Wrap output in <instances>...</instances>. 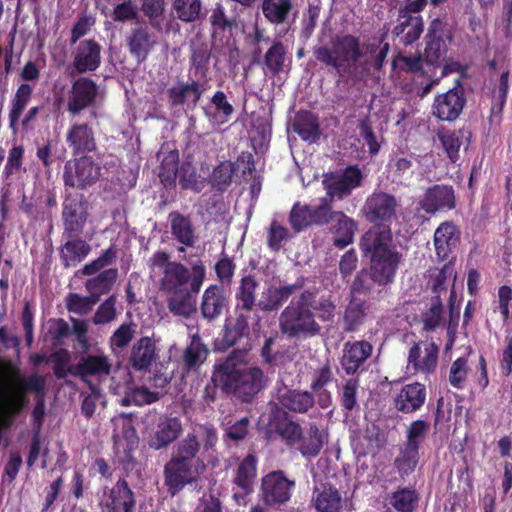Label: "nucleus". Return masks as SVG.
Returning a JSON list of instances; mask_svg holds the SVG:
<instances>
[{"label":"nucleus","instance_id":"obj_32","mask_svg":"<svg viewBox=\"0 0 512 512\" xmlns=\"http://www.w3.org/2000/svg\"><path fill=\"white\" fill-rule=\"evenodd\" d=\"M313 502L318 512H341L343 507L340 492L330 483H322L315 487Z\"/></svg>","mask_w":512,"mask_h":512},{"label":"nucleus","instance_id":"obj_20","mask_svg":"<svg viewBox=\"0 0 512 512\" xmlns=\"http://www.w3.org/2000/svg\"><path fill=\"white\" fill-rule=\"evenodd\" d=\"M208 22L210 24V38L213 45L228 41L238 28L235 16H229L222 3L217 2L209 10Z\"/></svg>","mask_w":512,"mask_h":512},{"label":"nucleus","instance_id":"obj_46","mask_svg":"<svg viewBox=\"0 0 512 512\" xmlns=\"http://www.w3.org/2000/svg\"><path fill=\"white\" fill-rule=\"evenodd\" d=\"M400 22L394 27L395 36L402 35V43L405 46L412 45L423 33L424 23L422 16L399 17Z\"/></svg>","mask_w":512,"mask_h":512},{"label":"nucleus","instance_id":"obj_61","mask_svg":"<svg viewBox=\"0 0 512 512\" xmlns=\"http://www.w3.org/2000/svg\"><path fill=\"white\" fill-rule=\"evenodd\" d=\"M430 429L427 421L417 419L412 421L406 430V441L404 445L420 449L421 443L425 440Z\"/></svg>","mask_w":512,"mask_h":512},{"label":"nucleus","instance_id":"obj_21","mask_svg":"<svg viewBox=\"0 0 512 512\" xmlns=\"http://www.w3.org/2000/svg\"><path fill=\"white\" fill-rule=\"evenodd\" d=\"M425 39L426 47L422 54L424 61L427 65L437 67L447 53V45L444 40V24L440 19L436 18L431 21Z\"/></svg>","mask_w":512,"mask_h":512},{"label":"nucleus","instance_id":"obj_9","mask_svg":"<svg viewBox=\"0 0 512 512\" xmlns=\"http://www.w3.org/2000/svg\"><path fill=\"white\" fill-rule=\"evenodd\" d=\"M209 88V79L202 81L192 78L187 81L179 80L176 85L166 91L168 104L171 108L185 105L195 108Z\"/></svg>","mask_w":512,"mask_h":512},{"label":"nucleus","instance_id":"obj_56","mask_svg":"<svg viewBox=\"0 0 512 512\" xmlns=\"http://www.w3.org/2000/svg\"><path fill=\"white\" fill-rule=\"evenodd\" d=\"M419 495L416 490L400 488L390 498L392 507L398 512H413L417 507Z\"/></svg>","mask_w":512,"mask_h":512},{"label":"nucleus","instance_id":"obj_59","mask_svg":"<svg viewBox=\"0 0 512 512\" xmlns=\"http://www.w3.org/2000/svg\"><path fill=\"white\" fill-rule=\"evenodd\" d=\"M359 388V380L355 378H349L345 381L344 385L339 392V401L342 410L346 413L352 412L358 408L357 393Z\"/></svg>","mask_w":512,"mask_h":512},{"label":"nucleus","instance_id":"obj_28","mask_svg":"<svg viewBox=\"0 0 512 512\" xmlns=\"http://www.w3.org/2000/svg\"><path fill=\"white\" fill-rule=\"evenodd\" d=\"M460 242L459 228L451 221L441 223L434 233V246L437 258L441 261L449 260L453 250Z\"/></svg>","mask_w":512,"mask_h":512},{"label":"nucleus","instance_id":"obj_62","mask_svg":"<svg viewBox=\"0 0 512 512\" xmlns=\"http://www.w3.org/2000/svg\"><path fill=\"white\" fill-rule=\"evenodd\" d=\"M468 358L463 356L457 358L450 366L448 381L453 388L461 390L465 386L468 376Z\"/></svg>","mask_w":512,"mask_h":512},{"label":"nucleus","instance_id":"obj_51","mask_svg":"<svg viewBox=\"0 0 512 512\" xmlns=\"http://www.w3.org/2000/svg\"><path fill=\"white\" fill-rule=\"evenodd\" d=\"M287 48L280 41H274L266 51L263 59V69L272 76L279 75L284 70Z\"/></svg>","mask_w":512,"mask_h":512},{"label":"nucleus","instance_id":"obj_38","mask_svg":"<svg viewBox=\"0 0 512 512\" xmlns=\"http://www.w3.org/2000/svg\"><path fill=\"white\" fill-rule=\"evenodd\" d=\"M368 305L365 300L352 296L346 306L342 319V328L346 333L357 332L364 324Z\"/></svg>","mask_w":512,"mask_h":512},{"label":"nucleus","instance_id":"obj_36","mask_svg":"<svg viewBox=\"0 0 512 512\" xmlns=\"http://www.w3.org/2000/svg\"><path fill=\"white\" fill-rule=\"evenodd\" d=\"M199 451L200 442L198 441L197 436L194 434H188L177 444L176 452L172 455L171 459L180 463L188 464L189 466L202 471L205 469V465L198 457Z\"/></svg>","mask_w":512,"mask_h":512},{"label":"nucleus","instance_id":"obj_49","mask_svg":"<svg viewBox=\"0 0 512 512\" xmlns=\"http://www.w3.org/2000/svg\"><path fill=\"white\" fill-rule=\"evenodd\" d=\"M297 444L303 457L314 458L320 454L324 446V437L319 427L315 423H310L307 435L302 434V439Z\"/></svg>","mask_w":512,"mask_h":512},{"label":"nucleus","instance_id":"obj_18","mask_svg":"<svg viewBox=\"0 0 512 512\" xmlns=\"http://www.w3.org/2000/svg\"><path fill=\"white\" fill-rule=\"evenodd\" d=\"M278 405L286 412L309 414L315 410L316 399L312 391L283 387L276 395Z\"/></svg>","mask_w":512,"mask_h":512},{"label":"nucleus","instance_id":"obj_40","mask_svg":"<svg viewBox=\"0 0 512 512\" xmlns=\"http://www.w3.org/2000/svg\"><path fill=\"white\" fill-rule=\"evenodd\" d=\"M33 95V86L28 83H21L12 95L9 104L8 121L9 128L15 130L21 116L28 106Z\"/></svg>","mask_w":512,"mask_h":512},{"label":"nucleus","instance_id":"obj_55","mask_svg":"<svg viewBox=\"0 0 512 512\" xmlns=\"http://www.w3.org/2000/svg\"><path fill=\"white\" fill-rule=\"evenodd\" d=\"M211 58V50L206 44H201L192 49L189 63L190 70L193 71L195 77L207 79L209 73V62Z\"/></svg>","mask_w":512,"mask_h":512},{"label":"nucleus","instance_id":"obj_42","mask_svg":"<svg viewBox=\"0 0 512 512\" xmlns=\"http://www.w3.org/2000/svg\"><path fill=\"white\" fill-rule=\"evenodd\" d=\"M210 104L213 110L209 106L203 108L205 116L210 121L224 124L234 114V107L229 103L225 92L222 90L215 91L210 98Z\"/></svg>","mask_w":512,"mask_h":512},{"label":"nucleus","instance_id":"obj_31","mask_svg":"<svg viewBox=\"0 0 512 512\" xmlns=\"http://www.w3.org/2000/svg\"><path fill=\"white\" fill-rule=\"evenodd\" d=\"M157 358L156 345L152 338L143 336L132 346L129 364L135 371H145Z\"/></svg>","mask_w":512,"mask_h":512},{"label":"nucleus","instance_id":"obj_1","mask_svg":"<svg viewBox=\"0 0 512 512\" xmlns=\"http://www.w3.org/2000/svg\"><path fill=\"white\" fill-rule=\"evenodd\" d=\"M266 377L261 368L249 366L244 354L233 350L224 361L214 365L210 383L203 392L206 404L214 403L218 398V389L242 403H250L265 387Z\"/></svg>","mask_w":512,"mask_h":512},{"label":"nucleus","instance_id":"obj_58","mask_svg":"<svg viewBox=\"0 0 512 512\" xmlns=\"http://www.w3.org/2000/svg\"><path fill=\"white\" fill-rule=\"evenodd\" d=\"M334 197L326 194L325 197L319 200L316 206L311 205V215L313 225L323 226L331 222L336 216L338 211H333L332 202Z\"/></svg>","mask_w":512,"mask_h":512},{"label":"nucleus","instance_id":"obj_11","mask_svg":"<svg viewBox=\"0 0 512 512\" xmlns=\"http://www.w3.org/2000/svg\"><path fill=\"white\" fill-rule=\"evenodd\" d=\"M136 501L125 478H120L112 488H105L99 501L101 512H133Z\"/></svg>","mask_w":512,"mask_h":512},{"label":"nucleus","instance_id":"obj_30","mask_svg":"<svg viewBox=\"0 0 512 512\" xmlns=\"http://www.w3.org/2000/svg\"><path fill=\"white\" fill-rule=\"evenodd\" d=\"M363 173L357 165L347 166L342 174L327 185L329 195L342 199L351 194V192L361 186Z\"/></svg>","mask_w":512,"mask_h":512},{"label":"nucleus","instance_id":"obj_33","mask_svg":"<svg viewBox=\"0 0 512 512\" xmlns=\"http://www.w3.org/2000/svg\"><path fill=\"white\" fill-rule=\"evenodd\" d=\"M154 45L155 40L153 36L143 27L133 29L127 37L129 53L139 64L147 60Z\"/></svg>","mask_w":512,"mask_h":512},{"label":"nucleus","instance_id":"obj_4","mask_svg":"<svg viewBox=\"0 0 512 512\" xmlns=\"http://www.w3.org/2000/svg\"><path fill=\"white\" fill-rule=\"evenodd\" d=\"M315 59L340 79L352 78L363 57L360 39L351 34L334 37L330 44L314 47Z\"/></svg>","mask_w":512,"mask_h":512},{"label":"nucleus","instance_id":"obj_17","mask_svg":"<svg viewBox=\"0 0 512 512\" xmlns=\"http://www.w3.org/2000/svg\"><path fill=\"white\" fill-rule=\"evenodd\" d=\"M65 140L74 157L87 156L97 150L95 132L92 126L85 122L71 124Z\"/></svg>","mask_w":512,"mask_h":512},{"label":"nucleus","instance_id":"obj_6","mask_svg":"<svg viewBox=\"0 0 512 512\" xmlns=\"http://www.w3.org/2000/svg\"><path fill=\"white\" fill-rule=\"evenodd\" d=\"M398 206L394 195L375 191L367 197L362 212L365 219L375 227L388 228L397 219Z\"/></svg>","mask_w":512,"mask_h":512},{"label":"nucleus","instance_id":"obj_13","mask_svg":"<svg viewBox=\"0 0 512 512\" xmlns=\"http://www.w3.org/2000/svg\"><path fill=\"white\" fill-rule=\"evenodd\" d=\"M456 195L452 185L434 184L428 187L418 201L420 209L429 215L450 211L456 207Z\"/></svg>","mask_w":512,"mask_h":512},{"label":"nucleus","instance_id":"obj_8","mask_svg":"<svg viewBox=\"0 0 512 512\" xmlns=\"http://www.w3.org/2000/svg\"><path fill=\"white\" fill-rule=\"evenodd\" d=\"M466 103L465 88L457 79L454 87L435 96L432 114L440 121L454 122L462 114Z\"/></svg>","mask_w":512,"mask_h":512},{"label":"nucleus","instance_id":"obj_22","mask_svg":"<svg viewBox=\"0 0 512 512\" xmlns=\"http://www.w3.org/2000/svg\"><path fill=\"white\" fill-rule=\"evenodd\" d=\"M426 399V386L420 382H413L401 387L393 399V404L398 412L413 414L423 407Z\"/></svg>","mask_w":512,"mask_h":512},{"label":"nucleus","instance_id":"obj_48","mask_svg":"<svg viewBox=\"0 0 512 512\" xmlns=\"http://www.w3.org/2000/svg\"><path fill=\"white\" fill-rule=\"evenodd\" d=\"M179 172V152L171 150L163 156L158 173L159 179L166 189L176 186Z\"/></svg>","mask_w":512,"mask_h":512},{"label":"nucleus","instance_id":"obj_34","mask_svg":"<svg viewBox=\"0 0 512 512\" xmlns=\"http://www.w3.org/2000/svg\"><path fill=\"white\" fill-rule=\"evenodd\" d=\"M259 283L254 275H245L235 291V311L251 312L257 306L256 291Z\"/></svg>","mask_w":512,"mask_h":512},{"label":"nucleus","instance_id":"obj_2","mask_svg":"<svg viewBox=\"0 0 512 512\" xmlns=\"http://www.w3.org/2000/svg\"><path fill=\"white\" fill-rule=\"evenodd\" d=\"M315 298L314 291L304 290L291 299L278 318L283 336L290 340L316 337L322 329L317 318L323 322L333 319L336 309L334 302L328 297H322L316 302Z\"/></svg>","mask_w":512,"mask_h":512},{"label":"nucleus","instance_id":"obj_43","mask_svg":"<svg viewBox=\"0 0 512 512\" xmlns=\"http://www.w3.org/2000/svg\"><path fill=\"white\" fill-rule=\"evenodd\" d=\"M337 223L334 226L333 245L338 249H344L354 242V236L358 230V223L343 212H337Z\"/></svg>","mask_w":512,"mask_h":512},{"label":"nucleus","instance_id":"obj_50","mask_svg":"<svg viewBox=\"0 0 512 512\" xmlns=\"http://www.w3.org/2000/svg\"><path fill=\"white\" fill-rule=\"evenodd\" d=\"M294 131L299 137L310 143H315L320 139L321 129L317 117L312 113L300 114L297 116L294 125Z\"/></svg>","mask_w":512,"mask_h":512},{"label":"nucleus","instance_id":"obj_12","mask_svg":"<svg viewBox=\"0 0 512 512\" xmlns=\"http://www.w3.org/2000/svg\"><path fill=\"white\" fill-rule=\"evenodd\" d=\"M402 260L403 255L397 248L369 259L370 279L379 286L392 284Z\"/></svg>","mask_w":512,"mask_h":512},{"label":"nucleus","instance_id":"obj_37","mask_svg":"<svg viewBox=\"0 0 512 512\" xmlns=\"http://www.w3.org/2000/svg\"><path fill=\"white\" fill-rule=\"evenodd\" d=\"M209 355L208 347L203 343L198 334L190 338V343L186 346L182 354L183 369L186 372L198 370L207 360Z\"/></svg>","mask_w":512,"mask_h":512},{"label":"nucleus","instance_id":"obj_41","mask_svg":"<svg viewBox=\"0 0 512 512\" xmlns=\"http://www.w3.org/2000/svg\"><path fill=\"white\" fill-rule=\"evenodd\" d=\"M257 464V457L254 454H248L243 458L236 469L233 481L245 495L253 492V486L257 476Z\"/></svg>","mask_w":512,"mask_h":512},{"label":"nucleus","instance_id":"obj_14","mask_svg":"<svg viewBox=\"0 0 512 512\" xmlns=\"http://www.w3.org/2000/svg\"><path fill=\"white\" fill-rule=\"evenodd\" d=\"M201 471L188 464L171 459L164 465L163 478L167 492L173 497L187 485L195 483Z\"/></svg>","mask_w":512,"mask_h":512},{"label":"nucleus","instance_id":"obj_57","mask_svg":"<svg viewBox=\"0 0 512 512\" xmlns=\"http://www.w3.org/2000/svg\"><path fill=\"white\" fill-rule=\"evenodd\" d=\"M235 173L234 164L230 161L220 162L210 175V184L217 191H225L232 183Z\"/></svg>","mask_w":512,"mask_h":512},{"label":"nucleus","instance_id":"obj_45","mask_svg":"<svg viewBox=\"0 0 512 512\" xmlns=\"http://www.w3.org/2000/svg\"><path fill=\"white\" fill-rule=\"evenodd\" d=\"M436 135L450 162L456 163L460 159L463 131L441 127L437 130Z\"/></svg>","mask_w":512,"mask_h":512},{"label":"nucleus","instance_id":"obj_19","mask_svg":"<svg viewBox=\"0 0 512 512\" xmlns=\"http://www.w3.org/2000/svg\"><path fill=\"white\" fill-rule=\"evenodd\" d=\"M396 248L393 244L391 227H371L363 233L359 240V249L364 257L371 259Z\"/></svg>","mask_w":512,"mask_h":512},{"label":"nucleus","instance_id":"obj_60","mask_svg":"<svg viewBox=\"0 0 512 512\" xmlns=\"http://www.w3.org/2000/svg\"><path fill=\"white\" fill-rule=\"evenodd\" d=\"M275 431L290 446L297 444L302 439V426L289 418L279 421L275 426Z\"/></svg>","mask_w":512,"mask_h":512},{"label":"nucleus","instance_id":"obj_53","mask_svg":"<svg viewBox=\"0 0 512 512\" xmlns=\"http://www.w3.org/2000/svg\"><path fill=\"white\" fill-rule=\"evenodd\" d=\"M288 300V297L282 286H269L261 293L257 302V307L263 312L278 311Z\"/></svg>","mask_w":512,"mask_h":512},{"label":"nucleus","instance_id":"obj_15","mask_svg":"<svg viewBox=\"0 0 512 512\" xmlns=\"http://www.w3.org/2000/svg\"><path fill=\"white\" fill-rule=\"evenodd\" d=\"M98 95V86L88 77L77 78L71 86L67 100V111L77 115L94 105Z\"/></svg>","mask_w":512,"mask_h":512},{"label":"nucleus","instance_id":"obj_10","mask_svg":"<svg viewBox=\"0 0 512 512\" xmlns=\"http://www.w3.org/2000/svg\"><path fill=\"white\" fill-rule=\"evenodd\" d=\"M373 353V345L366 340L347 341L343 345L340 366L348 376L366 371V363Z\"/></svg>","mask_w":512,"mask_h":512},{"label":"nucleus","instance_id":"obj_39","mask_svg":"<svg viewBox=\"0 0 512 512\" xmlns=\"http://www.w3.org/2000/svg\"><path fill=\"white\" fill-rule=\"evenodd\" d=\"M261 10L266 20L273 25L289 22L293 16V0H262Z\"/></svg>","mask_w":512,"mask_h":512},{"label":"nucleus","instance_id":"obj_23","mask_svg":"<svg viewBox=\"0 0 512 512\" xmlns=\"http://www.w3.org/2000/svg\"><path fill=\"white\" fill-rule=\"evenodd\" d=\"M87 211L82 201L78 199H66L63 203L62 220L63 236L77 238L83 233L87 220Z\"/></svg>","mask_w":512,"mask_h":512},{"label":"nucleus","instance_id":"obj_25","mask_svg":"<svg viewBox=\"0 0 512 512\" xmlns=\"http://www.w3.org/2000/svg\"><path fill=\"white\" fill-rule=\"evenodd\" d=\"M73 376L85 383H89V377L103 379L110 375L112 364L106 355L89 354L82 357L77 364L73 365Z\"/></svg>","mask_w":512,"mask_h":512},{"label":"nucleus","instance_id":"obj_44","mask_svg":"<svg viewBox=\"0 0 512 512\" xmlns=\"http://www.w3.org/2000/svg\"><path fill=\"white\" fill-rule=\"evenodd\" d=\"M181 431L182 426L177 418L161 421L149 445L156 450L164 448L174 442L179 437Z\"/></svg>","mask_w":512,"mask_h":512},{"label":"nucleus","instance_id":"obj_26","mask_svg":"<svg viewBox=\"0 0 512 512\" xmlns=\"http://www.w3.org/2000/svg\"><path fill=\"white\" fill-rule=\"evenodd\" d=\"M168 221L172 236L182 245L178 247V252L183 253L186 251L185 247L195 246L198 236L190 215L182 214L176 210L171 211L168 214Z\"/></svg>","mask_w":512,"mask_h":512},{"label":"nucleus","instance_id":"obj_64","mask_svg":"<svg viewBox=\"0 0 512 512\" xmlns=\"http://www.w3.org/2000/svg\"><path fill=\"white\" fill-rule=\"evenodd\" d=\"M96 303L98 301L94 300L91 294L89 296H80L77 293H69L66 299L68 311L79 315H86Z\"/></svg>","mask_w":512,"mask_h":512},{"label":"nucleus","instance_id":"obj_5","mask_svg":"<svg viewBox=\"0 0 512 512\" xmlns=\"http://www.w3.org/2000/svg\"><path fill=\"white\" fill-rule=\"evenodd\" d=\"M295 486V480L283 470H274L262 477L259 496L266 508L282 510L290 502Z\"/></svg>","mask_w":512,"mask_h":512},{"label":"nucleus","instance_id":"obj_7","mask_svg":"<svg viewBox=\"0 0 512 512\" xmlns=\"http://www.w3.org/2000/svg\"><path fill=\"white\" fill-rule=\"evenodd\" d=\"M100 175L101 167L91 157H75L65 163L63 181L66 187L84 190L95 184Z\"/></svg>","mask_w":512,"mask_h":512},{"label":"nucleus","instance_id":"obj_16","mask_svg":"<svg viewBox=\"0 0 512 512\" xmlns=\"http://www.w3.org/2000/svg\"><path fill=\"white\" fill-rule=\"evenodd\" d=\"M229 307V293L220 284H211L203 292L200 313L204 320L211 323L219 319Z\"/></svg>","mask_w":512,"mask_h":512},{"label":"nucleus","instance_id":"obj_27","mask_svg":"<svg viewBox=\"0 0 512 512\" xmlns=\"http://www.w3.org/2000/svg\"><path fill=\"white\" fill-rule=\"evenodd\" d=\"M101 45L94 39L80 41L72 62L78 74L96 71L101 64Z\"/></svg>","mask_w":512,"mask_h":512},{"label":"nucleus","instance_id":"obj_24","mask_svg":"<svg viewBox=\"0 0 512 512\" xmlns=\"http://www.w3.org/2000/svg\"><path fill=\"white\" fill-rule=\"evenodd\" d=\"M249 319L248 312L235 311V318L227 319L223 326L222 335L216 342L217 349L225 351L247 337L250 333Z\"/></svg>","mask_w":512,"mask_h":512},{"label":"nucleus","instance_id":"obj_29","mask_svg":"<svg viewBox=\"0 0 512 512\" xmlns=\"http://www.w3.org/2000/svg\"><path fill=\"white\" fill-rule=\"evenodd\" d=\"M423 352L422 356L420 343H414L409 350L408 364L413 367L415 372L433 373L438 361V346L433 342L425 343Z\"/></svg>","mask_w":512,"mask_h":512},{"label":"nucleus","instance_id":"obj_54","mask_svg":"<svg viewBox=\"0 0 512 512\" xmlns=\"http://www.w3.org/2000/svg\"><path fill=\"white\" fill-rule=\"evenodd\" d=\"M419 462V449L404 445L394 460V466L401 477L412 474Z\"/></svg>","mask_w":512,"mask_h":512},{"label":"nucleus","instance_id":"obj_3","mask_svg":"<svg viewBox=\"0 0 512 512\" xmlns=\"http://www.w3.org/2000/svg\"><path fill=\"white\" fill-rule=\"evenodd\" d=\"M205 274L201 262L192 266V273L180 262L167 264L160 279V289L168 296L167 306L171 313L188 318L196 312V295L203 285Z\"/></svg>","mask_w":512,"mask_h":512},{"label":"nucleus","instance_id":"obj_63","mask_svg":"<svg viewBox=\"0 0 512 512\" xmlns=\"http://www.w3.org/2000/svg\"><path fill=\"white\" fill-rule=\"evenodd\" d=\"M289 222L292 228L297 232L313 225L311 205H300V203L294 204L290 211Z\"/></svg>","mask_w":512,"mask_h":512},{"label":"nucleus","instance_id":"obj_52","mask_svg":"<svg viewBox=\"0 0 512 512\" xmlns=\"http://www.w3.org/2000/svg\"><path fill=\"white\" fill-rule=\"evenodd\" d=\"M201 0H172V14L183 23H194L202 16Z\"/></svg>","mask_w":512,"mask_h":512},{"label":"nucleus","instance_id":"obj_47","mask_svg":"<svg viewBox=\"0 0 512 512\" xmlns=\"http://www.w3.org/2000/svg\"><path fill=\"white\" fill-rule=\"evenodd\" d=\"M117 278L118 270L116 268L106 269L97 276L88 279L85 283V287L88 293L94 297V300L99 302L102 295L111 291Z\"/></svg>","mask_w":512,"mask_h":512},{"label":"nucleus","instance_id":"obj_35","mask_svg":"<svg viewBox=\"0 0 512 512\" xmlns=\"http://www.w3.org/2000/svg\"><path fill=\"white\" fill-rule=\"evenodd\" d=\"M91 252V246L80 237L67 238L61 246L59 256L64 268L75 267Z\"/></svg>","mask_w":512,"mask_h":512}]
</instances>
